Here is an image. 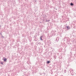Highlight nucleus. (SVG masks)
I'll use <instances>...</instances> for the list:
<instances>
[{
    "mask_svg": "<svg viewBox=\"0 0 76 76\" xmlns=\"http://www.w3.org/2000/svg\"><path fill=\"white\" fill-rule=\"evenodd\" d=\"M56 34H55V31H52L51 32V33L48 35V38H50L51 37H52V36H55Z\"/></svg>",
    "mask_w": 76,
    "mask_h": 76,
    "instance_id": "f257e3e1",
    "label": "nucleus"
},
{
    "mask_svg": "<svg viewBox=\"0 0 76 76\" xmlns=\"http://www.w3.org/2000/svg\"><path fill=\"white\" fill-rule=\"evenodd\" d=\"M63 39H64V41L66 40L67 42H70V39L69 38L65 37Z\"/></svg>",
    "mask_w": 76,
    "mask_h": 76,
    "instance_id": "f03ea898",
    "label": "nucleus"
},
{
    "mask_svg": "<svg viewBox=\"0 0 76 76\" xmlns=\"http://www.w3.org/2000/svg\"><path fill=\"white\" fill-rule=\"evenodd\" d=\"M70 73L71 74V75L72 76H73V74H72L73 73V70L72 69H70Z\"/></svg>",
    "mask_w": 76,
    "mask_h": 76,
    "instance_id": "7ed1b4c3",
    "label": "nucleus"
},
{
    "mask_svg": "<svg viewBox=\"0 0 76 76\" xmlns=\"http://www.w3.org/2000/svg\"><path fill=\"white\" fill-rule=\"evenodd\" d=\"M51 42L50 40H48L47 42V44L48 45H50V44H51Z\"/></svg>",
    "mask_w": 76,
    "mask_h": 76,
    "instance_id": "20e7f679",
    "label": "nucleus"
},
{
    "mask_svg": "<svg viewBox=\"0 0 76 76\" xmlns=\"http://www.w3.org/2000/svg\"><path fill=\"white\" fill-rule=\"evenodd\" d=\"M62 44L63 47H64L65 48H66V45H65V43H64L63 44Z\"/></svg>",
    "mask_w": 76,
    "mask_h": 76,
    "instance_id": "39448f33",
    "label": "nucleus"
},
{
    "mask_svg": "<svg viewBox=\"0 0 76 76\" xmlns=\"http://www.w3.org/2000/svg\"><path fill=\"white\" fill-rule=\"evenodd\" d=\"M56 40L57 42H58V40H59V38L57 37Z\"/></svg>",
    "mask_w": 76,
    "mask_h": 76,
    "instance_id": "423d86ee",
    "label": "nucleus"
},
{
    "mask_svg": "<svg viewBox=\"0 0 76 76\" xmlns=\"http://www.w3.org/2000/svg\"><path fill=\"white\" fill-rule=\"evenodd\" d=\"M3 60H4V62L6 61L7 60V59H6V58H4L3 59Z\"/></svg>",
    "mask_w": 76,
    "mask_h": 76,
    "instance_id": "0eeeda50",
    "label": "nucleus"
},
{
    "mask_svg": "<svg viewBox=\"0 0 76 76\" xmlns=\"http://www.w3.org/2000/svg\"><path fill=\"white\" fill-rule=\"evenodd\" d=\"M70 5L72 6H73V4L72 3H70Z\"/></svg>",
    "mask_w": 76,
    "mask_h": 76,
    "instance_id": "6e6552de",
    "label": "nucleus"
},
{
    "mask_svg": "<svg viewBox=\"0 0 76 76\" xmlns=\"http://www.w3.org/2000/svg\"><path fill=\"white\" fill-rule=\"evenodd\" d=\"M50 63V61H48L47 62V64H49Z\"/></svg>",
    "mask_w": 76,
    "mask_h": 76,
    "instance_id": "1a4fd4ad",
    "label": "nucleus"
},
{
    "mask_svg": "<svg viewBox=\"0 0 76 76\" xmlns=\"http://www.w3.org/2000/svg\"><path fill=\"white\" fill-rule=\"evenodd\" d=\"M66 28L67 29H70V27L69 26H66Z\"/></svg>",
    "mask_w": 76,
    "mask_h": 76,
    "instance_id": "9d476101",
    "label": "nucleus"
},
{
    "mask_svg": "<svg viewBox=\"0 0 76 76\" xmlns=\"http://www.w3.org/2000/svg\"><path fill=\"white\" fill-rule=\"evenodd\" d=\"M42 36H41L40 37V40H41V41H42Z\"/></svg>",
    "mask_w": 76,
    "mask_h": 76,
    "instance_id": "9b49d317",
    "label": "nucleus"
},
{
    "mask_svg": "<svg viewBox=\"0 0 76 76\" xmlns=\"http://www.w3.org/2000/svg\"><path fill=\"white\" fill-rule=\"evenodd\" d=\"M54 57L55 59H56V56H54Z\"/></svg>",
    "mask_w": 76,
    "mask_h": 76,
    "instance_id": "f8f14e48",
    "label": "nucleus"
},
{
    "mask_svg": "<svg viewBox=\"0 0 76 76\" xmlns=\"http://www.w3.org/2000/svg\"><path fill=\"white\" fill-rule=\"evenodd\" d=\"M46 20V22H49V21H50V20Z\"/></svg>",
    "mask_w": 76,
    "mask_h": 76,
    "instance_id": "ddd939ff",
    "label": "nucleus"
},
{
    "mask_svg": "<svg viewBox=\"0 0 76 76\" xmlns=\"http://www.w3.org/2000/svg\"><path fill=\"white\" fill-rule=\"evenodd\" d=\"M64 73H66V70H64Z\"/></svg>",
    "mask_w": 76,
    "mask_h": 76,
    "instance_id": "4468645a",
    "label": "nucleus"
},
{
    "mask_svg": "<svg viewBox=\"0 0 76 76\" xmlns=\"http://www.w3.org/2000/svg\"><path fill=\"white\" fill-rule=\"evenodd\" d=\"M1 64H3V62H1Z\"/></svg>",
    "mask_w": 76,
    "mask_h": 76,
    "instance_id": "2eb2a0df",
    "label": "nucleus"
},
{
    "mask_svg": "<svg viewBox=\"0 0 76 76\" xmlns=\"http://www.w3.org/2000/svg\"><path fill=\"white\" fill-rule=\"evenodd\" d=\"M0 35H2V34H1V33H0Z\"/></svg>",
    "mask_w": 76,
    "mask_h": 76,
    "instance_id": "dca6fc26",
    "label": "nucleus"
},
{
    "mask_svg": "<svg viewBox=\"0 0 76 76\" xmlns=\"http://www.w3.org/2000/svg\"><path fill=\"white\" fill-rule=\"evenodd\" d=\"M43 73L44 74V75H45V73Z\"/></svg>",
    "mask_w": 76,
    "mask_h": 76,
    "instance_id": "f3484780",
    "label": "nucleus"
},
{
    "mask_svg": "<svg viewBox=\"0 0 76 76\" xmlns=\"http://www.w3.org/2000/svg\"><path fill=\"white\" fill-rule=\"evenodd\" d=\"M51 74H53V72H52V73H51Z\"/></svg>",
    "mask_w": 76,
    "mask_h": 76,
    "instance_id": "a211bd4d",
    "label": "nucleus"
},
{
    "mask_svg": "<svg viewBox=\"0 0 76 76\" xmlns=\"http://www.w3.org/2000/svg\"><path fill=\"white\" fill-rule=\"evenodd\" d=\"M2 38H4V37L3 36H2Z\"/></svg>",
    "mask_w": 76,
    "mask_h": 76,
    "instance_id": "6ab92c4d",
    "label": "nucleus"
},
{
    "mask_svg": "<svg viewBox=\"0 0 76 76\" xmlns=\"http://www.w3.org/2000/svg\"><path fill=\"white\" fill-rule=\"evenodd\" d=\"M40 75H42V74L40 73Z\"/></svg>",
    "mask_w": 76,
    "mask_h": 76,
    "instance_id": "aec40b11",
    "label": "nucleus"
},
{
    "mask_svg": "<svg viewBox=\"0 0 76 76\" xmlns=\"http://www.w3.org/2000/svg\"><path fill=\"white\" fill-rule=\"evenodd\" d=\"M29 62L28 61H27V63H28Z\"/></svg>",
    "mask_w": 76,
    "mask_h": 76,
    "instance_id": "412c9836",
    "label": "nucleus"
},
{
    "mask_svg": "<svg viewBox=\"0 0 76 76\" xmlns=\"http://www.w3.org/2000/svg\"><path fill=\"white\" fill-rule=\"evenodd\" d=\"M61 76H63V75H61Z\"/></svg>",
    "mask_w": 76,
    "mask_h": 76,
    "instance_id": "4be33fe9",
    "label": "nucleus"
},
{
    "mask_svg": "<svg viewBox=\"0 0 76 76\" xmlns=\"http://www.w3.org/2000/svg\"><path fill=\"white\" fill-rule=\"evenodd\" d=\"M60 67H61V66H60Z\"/></svg>",
    "mask_w": 76,
    "mask_h": 76,
    "instance_id": "5701e85b",
    "label": "nucleus"
},
{
    "mask_svg": "<svg viewBox=\"0 0 76 76\" xmlns=\"http://www.w3.org/2000/svg\"><path fill=\"white\" fill-rule=\"evenodd\" d=\"M0 27H1V26H0Z\"/></svg>",
    "mask_w": 76,
    "mask_h": 76,
    "instance_id": "b1692460",
    "label": "nucleus"
},
{
    "mask_svg": "<svg viewBox=\"0 0 76 76\" xmlns=\"http://www.w3.org/2000/svg\"><path fill=\"white\" fill-rule=\"evenodd\" d=\"M62 48H61V50H62Z\"/></svg>",
    "mask_w": 76,
    "mask_h": 76,
    "instance_id": "393cba45",
    "label": "nucleus"
}]
</instances>
